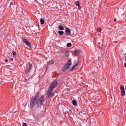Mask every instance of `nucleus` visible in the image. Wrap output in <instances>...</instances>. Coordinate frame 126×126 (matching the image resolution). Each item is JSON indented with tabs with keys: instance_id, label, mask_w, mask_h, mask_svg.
<instances>
[{
	"instance_id": "6",
	"label": "nucleus",
	"mask_w": 126,
	"mask_h": 126,
	"mask_svg": "<svg viewBox=\"0 0 126 126\" xmlns=\"http://www.w3.org/2000/svg\"><path fill=\"white\" fill-rule=\"evenodd\" d=\"M70 67L69 66H68L66 64H65L62 68V71L63 72H65L68 70Z\"/></svg>"
},
{
	"instance_id": "16",
	"label": "nucleus",
	"mask_w": 126,
	"mask_h": 126,
	"mask_svg": "<svg viewBox=\"0 0 126 126\" xmlns=\"http://www.w3.org/2000/svg\"><path fill=\"white\" fill-rule=\"evenodd\" d=\"M73 104L75 106H76L77 105L76 101L75 100H73L72 101Z\"/></svg>"
},
{
	"instance_id": "28",
	"label": "nucleus",
	"mask_w": 126,
	"mask_h": 126,
	"mask_svg": "<svg viewBox=\"0 0 126 126\" xmlns=\"http://www.w3.org/2000/svg\"><path fill=\"white\" fill-rule=\"evenodd\" d=\"M101 47H100V48H101V49H102V48H103V47H102V46H103V45H101Z\"/></svg>"
},
{
	"instance_id": "19",
	"label": "nucleus",
	"mask_w": 126,
	"mask_h": 126,
	"mask_svg": "<svg viewBox=\"0 0 126 126\" xmlns=\"http://www.w3.org/2000/svg\"><path fill=\"white\" fill-rule=\"evenodd\" d=\"M72 45L70 43H68L67 44V46L68 47H70Z\"/></svg>"
},
{
	"instance_id": "7",
	"label": "nucleus",
	"mask_w": 126,
	"mask_h": 126,
	"mask_svg": "<svg viewBox=\"0 0 126 126\" xmlns=\"http://www.w3.org/2000/svg\"><path fill=\"white\" fill-rule=\"evenodd\" d=\"M66 34L67 35L70 34L71 33V31L68 28H66Z\"/></svg>"
},
{
	"instance_id": "14",
	"label": "nucleus",
	"mask_w": 126,
	"mask_h": 126,
	"mask_svg": "<svg viewBox=\"0 0 126 126\" xmlns=\"http://www.w3.org/2000/svg\"><path fill=\"white\" fill-rule=\"evenodd\" d=\"M59 29L60 30H64V28L63 27L61 26L60 25L58 27Z\"/></svg>"
},
{
	"instance_id": "35",
	"label": "nucleus",
	"mask_w": 126,
	"mask_h": 126,
	"mask_svg": "<svg viewBox=\"0 0 126 126\" xmlns=\"http://www.w3.org/2000/svg\"><path fill=\"white\" fill-rule=\"evenodd\" d=\"M100 98L101 99V96H100Z\"/></svg>"
},
{
	"instance_id": "13",
	"label": "nucleus",
	"mask_w": 126,
	"mask_h": 126,
	"mask_svg": "<svg viewBox=\"0 0 126 126\" xmlns=\"http://www.w3.org/2000/svg\"><path fill=\"white\" fill-rule=\"evenodd\" d=\"M58 33L60 35H63L64 33V32L63 31H58Z\"/></svg>"
},
{
	"instance_id": "10",
	"label": "nucleus",
	"mask_w": 126,
	"mask_h": 126,
	"mask_svg": "<svg viewBox=\"0 0 126 126\" xmlns=\"http://www.w3.org/2000/svg\"><path fill=\"white\" fill-rule=\"evenodd\" d=\"M78 65V63H76V64H75L72 67L70 70V71H72L74 69V68L75 67L77 66V65Z\"/></svg>"
},
{
	"instance_id": "3",
	"label": "nucleus",
	"mask_w": 126,
	"mask_h": 126,
	"mask_svg": "<svg viewBox=\"0 0 126 126\" xmlns=\"http://www.w3.org/2000/svg\"><path fill=\"white\" fill-rule=\"evenodd\" d=\"M44 96L42 95L38 100V102L37 103V108H40L42 105H43V102L44 99Z\"/></svg>"
},
{
	"instance_id": "36",
	"label": "nucleus",
	"mask_w": 126,
	"mask_h": 126,
	"mask_svg": "<svg viewBox=\"0 0 126 126\" xmlns=\"http://www.w3.org/2000/svg\"><path fill=\"white\" fill-rule=\"evenodd\" d=\"M125 103L126 104V101L125 102Z\"/></svg>"
},
{
	"instance_id": "20",
	"label": "nucleus",
	"mask_w": 126,
	"mask_h": 126,
	"mask_svg": "<svg viewBox=\"0 0 126 126\" xmlns=\"http://www.w3.org/2000/svg\"><path fill=\"white\" fill-rule=\"evenodd\" d=\"M12 79H13V80L14 81H15V82H16V80H14V79H17V78L16 76H14L13 77V78H12Z\"/></svg>"
},
{
	"instance_id": "21",
	"label": "nucleus",
	"mask_w": 126,
	"mask_h": 126,
	"mask_svg": "<svg viewBox=\"0 0 126 126\" xmlns=\"http://www.w3.org/2000/svg\"><path fill=\"white\" fill-rule=\"evenodd\" d=\"M75 4L77 6H78L79 4V2L78 1H77L75 2Z\"/></svg>"
},
{
	"instance_id": "4",
	"label": "nucleus",
	"mask_w": 126,
	"mask_h": 126,
	"mask_svg": "<svg viewBox=\"0 0 126 126\" xmlns=\"http://www.w3.org/2000/svg\"><path fill=\"white\" fill-rule=\"evenodd\" d=\"M32 66V64L29 63L27 65L26 67L24 70L25 74H27L30 73V71L31 70V68Z\"/></svg>"
},
{
	"instance_id": "24",
	"label": "nucleus",
	"mask_w": 126,
	"mask_h": 126,
	"mask_svg": "<svg viewBox=\"0 0 126 126\" xmlns=\"http://www.w3.org/2000/svg\"><path fill=\"white\" fill-rule=\"evenodd\" d=\"M101 31V30L100 28H98L97 29V31L98 32H100Z\"/></svg>"
},
{
	"instance_id": "5",
	"label": "nucleus",
	"mask_w": 126,
	"mask_h": 126,
	"mask_svg": "<svg viewBox=\"0 0 126 126\" xmlns=\"http://www.w3.org/2000/svg\"><path fill=\"white\" fill-rule=\"evenodd\" d=\"M23 42L25 44L27 45L29 47H31V46L30 42L27 40L25 38H23Z\"/></svg>"
},
{
	"instance_id": "8",
	"label": "nucleus",
	"mask_w": 126,
	"mask_h": 126,
	"mask_svg": "<svg viewBox=\"0 0 126 126\" xmlns=\"http://www.w3.org/2000/svg\"><path fill=\"white\" fill-rule=\"evenodd\" d=\"M80 50L77 49L74 51V52L76 53V55L77 56H78L80 53Z\"/></svg>"
},
{
	"instance_id": "29",
	"label": "nucleus",
	"mask_w": 126,
	"mask_h": 126,
	"mask_svg": "<svg viewBox=\"0 0 126 126\" xmlns=\"http://www.w3.org/2000/svg\"><path fill=\"white\" fill-rule=\"evenodd\" d=\"M5 61L6 62H8V60L7 59H5Z\"/></svg>"
},
{
	"instance_id": "33",
	"label": "nucleus",
	"mask_w": 126,
	"mask_h": 126,
	"mask_svg": "<svg viewBox=\"0 0 126 126\" xmlns=\"http://www.w3.org/2000/svg\"><path fill=\"white\" fill-rule=\"evenodd\" d=\"M125 59L126 60V56L125 57Z\"/></svg>"
},
{
	"instance_id": "32",
	"label": "nucleus",
	"mask_w": 126,
	"mask_h": 126,
	"mask_svg": "<svg viewBox=\"0 0 126 126\" xmlns=\"http://www.w3.org/2000/svg\"><path fill=\"white\" fill-rule=\"evenodd\" d=\"M10 59L11 61H13V60L12 58H11Z\"/></svg>"
},
{
	"instance_id": "18",
	"label": "nucleus",
	"mask_w": 126,
	"mask_h": 126,
	"mask_svg": "<svg viewBox=\"0 0 126 126\" xmlns=\"http://www.w3.org/2000/svg\"><path fill=\"white\" fill-rule=\"evenodd\" d=\"M120 90L121 91L124 90V86L123 85H121L120 86Z\"/></svg>"
},
{
	"instance_id": "1",
	"label": "nucleus",
	"mask_w": 126,
	"mask_h": 126,
	"mask_svg": "<svg viewBox=\"0 0 126 126\" xmlns=\"http://www.w3.org/2000/svg\"><path fill=\"white\" fill-rule=\"evenodd\" d=\"M57 81L56 80H53L51 84L50 85L47 93L48 97H52L54 95L53 92L51 93L53 89L55 88L57 85Z\"/></svg>"
},
{
	"instance_id": "25",
	"label": "nucleus",
	"mask_w": 126,
	"mask_h": 126,
	"mask_svg": "<svg viewBox=\"0 0 126 126\" xmlns=\"http://www.w3.org/2000/svg\"><path fill=\"white\" fill-rule=\"evenodd\" d=\"M30 78H29L28 79H25V81L26 82V81L28 80H30Z\"/></svg>"
},
{
	"instance_id": "23",
	"label": "nucleus",
	"mask_w": 126,
	"mask_h": 126,
	"mask_svg": "<svg viewBox=\"0 0 126 126\" xmlns=\"http://www.w3.org/2000/svg\"><path fill=\"white\" fill-rule=\"evenodd\" d=\"M13 54L14 55H15L16 54V53L14 51H13L12 52Z\"/></svg>"
},
{
	"instance_id": "31",
	"label": "nucleus",
	"mask_w": 126,
	"mask_h": 126,
	"mask_svg": "<svg viewBox=\"0 0 126 126\" xmlns=\"http://www.w3.org/2000/svg\"><path fill=\"white\" fill-rule=\"evenodd\" d=\"M124 65H125V67H126V62L124 64Z\"/></svg>"
},
{
	"instance_id": "12",
	"label": "nucleus",
	"mask_w": 126,
	"mask_h": 126,
	"mask_svg": "<svg viewBox=\"0 0 126 126\" xmlns=\"http://www.w3.org/2000/svg\"><path fill=\"white\" fill-rule=\"evenodd\" d=\"M71 59L69 60L68 62H67V63L66 64L67 65L69 66V65H71Z\"/></svg>"
},
{
	"instance_id": "2",
	"label": "nucleus",
	"mask_w": 126,
	"mask_h": 126,
	"mask_svg": "<svg viewBox=\"0 0 126 126\" xmlns=\"http://www.w3.org/2000/svg\"><path fill=\"white\" fill-rule=\"evenodd\" d=\"M39 95V93L37 92L36 93L35 95L32 97L30 101V107L31 108H33L36 104L37 107V103Z\"/></svg>"
},
{
	"instance_id": "22",
	"label": "nucleus",
	"mask_w": 126,
	"mask_h": 126,
	"mask_svg": "<svg viewBox=\"0 0 126 126\" xmlns=\"http://www.w3.org/2000/svg\"><path fill=\"white\" fill-rule=\"evenodd\" d=\"M27 124L25 123H23L22 124V126H27Z\"/></svg>"
},
{
	"instance_id": "27",
	"label": "nucleus",
	"mask_w": 126,
	"mask_h": 126,
	"mask_svg": "<svg viewBox=\"0 0 126 126\" xmlns=\"http://www.w3.org/2000/svg\"><path fill=\"white\" fill-rule=\"evenodd\" d=\"M14 3L13 2H11L10 3V5H12Z\"/></svg>"
},
{
	"instance_id": "11",
	"label": "nucleus",
	"mask_w": 126,
	"mask_h": 126,
	"mask_svg": "<svg viewBox=\"0 0 126 126\" xmlns=\"http://www.w3.org/2000/svg\"><path fill=\"white\" fill-rule=\"evenodd\" d=\"M70 51H67L65 52V55L67 57H68L69 55V52Z\"/></svg>"
},
{
	"instance_id": "9",
	"label": "nucleus",
	"mask_w": 126,
	"mask_h": 126,
	"mask_svg": "<svg viewBox=\"0 0 126 126\" xmlns=\"http://www.w3.org/2000/svg\"><path fill=\"white\" fill-rule=\"evenodd\" d=\"M55 60L54 59H51V60L49 61V64H51L53 63L55 61Z\"/></svg>"
},
{
	"instance_id": "30",
	"label": "nucleus",
	"mask_w": 126,
	"mask_h": 126,
	"mask_svg": "<svg viewBox=\"0 0 126 126\" xmlns=\"http://www.w3.org/2000/svg\"><path fill=\"white\" fill-rule=\"evenodd\" d=\"M116 21V18H115L113 20V21L114 22H115Z\"/></svg>"
},
{
	"instance_id": "34",
	"label": "nucleus",
	"mask_w": 126,
	"mask_h": 126,
	"mask_svg": "<svg viewBox=\"0 0 126 126\" xmlns=\"http://www.w3.org/2000/svg\"><path fill=\"white\" fill-rule=\"evenodd\" d=\"M115 43H116L117 42V41H115Z\"/></svg>"
},
{
	"instance_id": "15",
	"label": "nucleus",
	"mask_w": 126,
	"mask_h": 126,
	"mask_svg": "<svg viewBox=\"0 0 126 126\" xmlns=\"http://www.w3.org/2000/svg\"><path fill=\"white\" fill-rule=\"evenodd\" d=\"M40 21L41 22V24H43L44 23V19L42 18H41L40 20Z\"/></svg>"
},
{
	"instance_id": "17",
	"label": "nucleus",
	"mask_w": 126,
	"mask_h": 126,
	"mask_svg": "<svg viewBox=\"0 0 126 126\" xmlns=\"http://www.w3.org/2000/svg\"><path fill=\"white\" fill-rule=\"evenodd\" d=\"M121 91L122 92L121 95L122 96H124L125 94V90Z\"/></svg>"
},
{
	"instance_id": "26",
	"label": "nucleus",
	"mask_w": 126,
	"mask_h": 126,
	"mask_svg": "<svg viewBox=\"0 0 126 126\" xmlns=\"http://www.w3.org/2000/svg\"><path fill=\"white\" fill-rule=\"evenodd\" d=\"M78 6V8L79 9H80V5L79 4V5H78V6Z\"/></svg>"
}]
</instances>
